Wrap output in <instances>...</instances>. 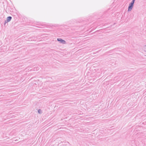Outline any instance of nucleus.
Segmentation results:
<instances>
[{"mask_svg": "<svg viewBox=\"0 0 146 146\" xmlns=\"http://www.w3.org/2000/svg\"><path fill=\"white\" fill-rule=\"evenodd\" d=\"M12 18V17L11 16H9L7 17V18L6 20L5 21V23H4V25H5L7 23L10 21H11Z\"/></svg>", "mask_w": 146, "mask_h": 146, "instance_id": "obj_1", "label": "nucleus"}, {"mask_svg": "<svg viewBox=\"0 0 146 146\" xmlns=\"http://www.w3.org/2000/svg\"><path fill=\"white\" fill-rule=\"evenodd\" d=\"M134 5L131 3H129L128 7V11H131L133 6Z\"/></svg>", "mask_w": 146, "mask_h": 146, "instance_id": "obj_2", "label": "nucleus"}, {"mask_svg": "<svg viewBox=\"0 0 146 146\" xmlns=\"http://www.w3.org/2000/svg\"><path fill=\"white\" fill-rule=\"evenodd\" d=\"M57 40L62 44H65L66 42V41L60 38H58Z\"/></svg>", "mask_w": 146, "mask_h": 146, "instance_id": "obj_3", "label": "nucleus"}, {"mask_svg": "<svg viewBox=\"0 0 146 146\" xmlns=\"http://www.w3.org/2000/svg\"><path fill=\"white\" fill-rule=\"evenodd\" d=\"M39 69V68L38 67H35L34 68V70H33L34 71L37 70H38Z\"/></svg>", "mask_w": 146, "mask_h": 146, "instance_id": "obj_4", "label": "nucleus"}, {"mask_svg": "<svg viewBox=\"0 0 146 146\" xmlns=\"http://www.w3.org/2000/svg\"><path fill=\"white\" fill-rule=\"evenodd\" d=\"M38 112L39 113L41 114L42 113V111L40 109H39L38 110Z\"/></svg>", "mask_w": 146, "mask_h": 146, "instance_id": "obj_5", "label": "nucleus"}, {"mask_svg": "<svg viewBox=\"0 0 146 146\" xmlns=\"http://www.w3.org/2000/svg\"><path fill=\"white\" fill-rule=\"evenodd\" d=\"M135 1V0H133L130 3L134 5Z\"/></svg>", "mask_w": 146, "mask_h": 146, "instance_id": "obj_6", "label": "nucleus"}, {"mask_svg": "<svg viewBox=\"0 0 146 146\" xmlns=\"http://www.w3.org/2000/svg\"><path fill=\"white\" fill-rule=\"evenodd\" d=\"M135 1V0H133L130 3L134 5Z\"/></svg>", "mask_w": 146, "mask_h": 146, "instance_id": "obj_7", "label": "nucleus"}, {"mask_svg": "<svg viewBox=\"0 0 146 146\" xmlns=\"http://www.w3.org/2000/svg\"><path fill=\"white\" fill-rule=\"evenodd\" d=\"M145 46L146 47V45H145Z\"/></svg>", "mask_w": 146, "mask_h": 146, "instance_id": "obj_8", "label": "nucleus"}]
</instances>
